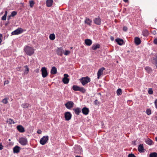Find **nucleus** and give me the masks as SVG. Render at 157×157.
<instances>
[{"label":"nucleus","instance_id":"obj_57","mask_svg":"<svg viewBox=\"0 0 157 157\" xmlns=\"http://www.w3.org/2000/svg\"><path fill=\"white\" fill-rule=\"evenodd\" d=\"M39 69H38L35 70V71L36 73H37L39 72Z\"/></svg>","mask_w":157,"mask_h":157},{"label":"nucleus","instance_id":"obj_7","mask_svg":"<svg viewBox=\"0 0 157 157\" xmlns=\"http://www.w3.org/2000/svg\"><path fill=\"white\" fill-rule=\"evenodd\" d=\"M74 104L73 101H69L65 103V105L67 109H70L73 107Z\"/></svg>","mask_w":157,"mask_h":157},{"label":"nucleus","instance_id":"obj_35","mask_svg":"<svg viewBox=\"0 0 157 157\" xmlns=\"http://www.w3.org/2000/svg\"><path fill=\"white\" fill-rule=\"evenodd\" d=\"M78 91L81 92L82 93H84L86 92V90L83 87H80Z\"/></svg>","mask_w":157,"mask_h":157},{"label":"nucleus","instance_id":"obj_21","mask_svg":"<svg viewBox=\"0 0 157 157\" xmlns=\"http://www.w3.org/2000/svg\"><path fill=\"white\" fill-rule=\"evenodd\" d=\"M53 0H47L46 1V6L48 7H50L52 5Z\"/></svg>","mask_w":157,"mask_h":157},{"label":"nucleus","instance_id":"obj_45","mask_svg":"<svg viewBox=\"0 0 157 157\" xmlns=\"http://www.w3.org/2000/svg\"><path fill=\"white\" fill-rule=\"evenodd\" d=\"M6 14H4V16H3L2 17V20H6Z\"/></svg>","mask_w":157,"mask_h":157},{"label":"nucleus","instance_id":"obj_41","mask_svg":"<svg viewBox=\"0 0 157 157\" xmlns=\"http://www.w3.org/2000/svg\"><path fill=\"white\" fill-rule=\"evenodd\" d=\"M155 63V65L156 67H157V56L156 57L153 59V61Z\"/></svg>","mask_w":157,"mask_h":157},{"label":"nucleus","instance_id":"obj_46","mask_svg":"<svg viewBox=\"0 0 157 157\" xmlns=\"http://www.w3.org/2000/svg\"><path fill=\"white\" fill-rule=\"evenodd\" d=\"M128 157H136V156L134 154L131 153L129 154L128 155Z\"/></svg>","mask_w":157,"mask_h":157},{"label":"nucleus","instance_id":"obj_20","mask_svg":"<svg viewBox=\"0 0 157 157\" xmlns=\"http://www.w3.org/2000/svg\"><path fill=\"white\" fill-rule=\"evenodd\" d=\"M85 43L87 45L90 46L92 44V42L91 40L87 39L85 40Z\"/></svg>","mask_w":157,"mask_h":157},{"label":"nucleus","instance_id":"obj_32","mask_svg":"<svg viewBox=\"0 0 157 157\" xmlns=\"http://www.w3.org/2000/svg\"><path fill=\"white\" fill-rule=\"evenodd\" d=\"M145 69L148 73H150L152 71L151 69L149 67H146L145 68Z\"/></svg>","mask_w":157,"mask_h":157},{"label":"nucleus","instance_id":"obj_5","mask_svg":"<svg viewBox=\"0 0 157 157\" xmlns=\"http://www.w3.org/2000/svg\"><path fill=\"white\" fill-rule=\"evenodd\" d=\"M19 142L22 145L25 146L27 144L28 140L26 138L21 137L19 139Z\"/></svg>","mask_w":157,"mask_h":157},{"label":"nucleus","instance_id":"obj_22","mask_svg":"<svg viewBox=\"0 0 157 157\" xmlns=\"http://www.w3.org/2000/svg\"><path fill=\"white\" fill-rule=\"evenodd\" d=\"M138 149L140 152H143L144 150L143 145V144H140L138 146Z\"/></svg>","mask_w":157,"mask_h":157},{"label":"nucleus","instance_id":"obj_14","mask_svg":"<svg viewBox=\"0 0 157 157\" xmlns=\"http://www.w3.org/2000/svg\"><path fill=\"white\" fill-rule=\"evenodd\" d=\"M17 129L21 133H23L25 132V128L22 125H18L17 126Z\"/></svg>","mask_w":157,"mask_h":157},{"label":"nucleus","instance_id":"obj_18","mask_svg":"<svg viewBox=\"0 0 157 157\" xmlns=\"http://www.w3.org/2000/svg\"><path fill=\"white\" fill-rule=\"evenodd\" d=\"M117 43V44L120 45H122L124 43L123 40L121 39L117 38L115 39Z\"/></svg>","mask_w":157,"mask_h":157},{"label":"nucleus","instance_id":"obj_34","mask_svg":"<svg viewBox=\"0 0 157 157\" xmlns=\"http://www.w3.org/2000/svg\"><path fill=\"white\" fill-rule=\"evenodd\" d=\"M49 37L51 40H54L55 38V35L54 33L51 34L49 35Z\"/></svg>","mask_w":157,"mask_h":157},{"label":"nucleus","instance_id":"obj_31","mask_svg":"<svg viewBox=\"0 0 157 157\" xmlns=\"http://www.w3.org/2000/svg\"><path fill=\"white\" fill-rule=\"evenodd\" d=\"M149 157H157V153L155 152L151 153L149 155Z\"/></svg>","mask_w":157,"mask_h":157},{"label":"nucleus","instance_id":"obj_27","mask_svg":"<svg viewBox=\"0 0 157 157\" xmlns=\"http://www.w3.org/2000/svg\"><path fill=\"white\" fill-rule=\"evenodd\" d=\"M145 142L147 144L151 145L152 144L153 141L151 140L148 139L145 140Z\"/></svg>","mask_w":157,"mask_h":157},{"label":"nucleus","instance_id":"obj_64","mask_svg":"<svg viewBox=\"0 0 157 157\" xmlns=\"http://www.w3.org/2000/svg\"><path fill=\"white\" fill-rule=\"evenodd\" d=\"M3 13V12H2L1 13V14H2Z\"/></svg>","mask_w":157,"mask_h":157},{"label":"nucleus","instance_id":"obj_26","mask_svg":"<svg viewBox=\"0 0 157 157\" xmlns=\"http://www.w3.org/2000/svg\"><path fill=\"white\" fill-rule=\"evenodd\" d=\"M25 69L24 70V74L25 75H27L28 74L29 71V68L28 66L27 65H25L24 66Z\"/></svg>","mask_w":157,"mask_h":157},{"label":"nucleus","instance_id":"obj_49","mask_svg":"<svg viewBox=\"0 0 157 157\" xmlns=\"http://www.w3.org/2000/svg\"><path fill=\"white\" fill-rule=\"evenodd\" d=\"M2 37V34L0 33V44H1V43L2 41V40L1 38Z\"/></svg>","mask_w":157,"mask_h":157},{"label":"nucleus","instance_id":"obj_33","mask_svg":"<svg viewBox=\"0 0 157 157\" xmlns=\"http://www.w3.org/2000/svg\"><path fill=\"white\" fill-rule=\"evenodd\" d=\"M21 106L24 108H28L29 107V104L27 103H23L22 104Z\"/></svg>","mask_w":157,"mask_h":157},{"label":"nucleus","instance_id":"obj_8","mask_svg":"<svg viewBox=\"0 0 157 157\" xmlns=\"http://www.w3.org/2000/svg\"><path fill=\"white\" fill-rule=\"evenodd\" d=\"M41 74L43 78L46 77L48 75V73L46 68L45 67H42L41 69Z\"/></svg>","mask_w":157,"mask_h":157},{"label":"nucleus","instance_id":"obj_29","mask_svg":"<svg viewBox=\"0 0 157 157\" xmlns=\"http://www.w3.org/2000/svg\"><path fill=\"white\" fill-rule=\"evenodd\" d=\"M79 88V86L75 85H73L72 87L73 90L75 91H78Z\"/></svg>","mask_w":157,"mask_h":157},{"label":"nucleus","instance_id":"obj_59","mask_svg":"<svg viewBox=\"0 0 157 157\" xmlns=\"http://www.w3.org/2000/svg\"><path fill=\"white\" fill-rule=\"evenodd\" d=\"M21 67H18L17 68V70L18 71H20L21 70Z\"/></svg>","mask_w":157,"mask_h":157},{"label":"nucleus","instance_id":"obj_30","mask_svg":"<svg viewBox=\"0 0 157 157\" xmlns=\"http://www.w3.org/2000/svg\"><path fill=\"white\" fill-rule=\"evenodd\" d=\"M6 122L9 124H14L15 123V122H14L13 119L11 118L8 119Z\"/></svg>","mask_w":157,"mask_h":157},{"label":"nucleus","instance_id":"obj_43","mask_svg":"<svg viewBox=\"0 0 157 157\" xmlns=\"http://www.w3.org/2000/svg\"><path fill=\"white\" fill-rule=\"evenodd\" d=\"M70 53V51L68 50H65L64 53V55L65 56L68 55Z\"/></svg>","mask_w":157,"mask_h":157},{"label":"nucleus","instance_id":"obj_54","mask_svg":"<svg viewBox=\"0 0 157 157\" xmlns=\"http://www.w3.org/2000/svg\"><path fill=\"white\" fill-rule=\"evenodd\" d=\"M110 40L112 41H113L114 40V38L113 36H110Z\"/></svg>","mask_w":157,"mask_h":157},{"label":"nucleus","instance_id":"obj_48","mask_svg":"<svg viewBox=\"0 0 157 157\" xmlns=\"http://www.w3.org/2000/svg\"><path fill=\"white\" fill-rule=\"evenodd\" d=\"M154 43L155 44H157V38H155L154 40Z\"/></svg>","mask_w":157,"mask_h":157},{"label":"nucleus","instance_id":"obj_25","mask_svg":"<svg viewBox=\"0 0 157 157\" xmlns=\"http://www.w3.org/2000/svg\"><path fill=\"white\" fill-rule=\"evenodd\" d=\"M100 45L99 44H93L92 47V49L93 50H95L97 49L100 48Z\"/></svg>","mask_w":157,"mask_h":157},{"label":"nucleus","instance_id":"obj_6","mask_svg":"<svg viewBox=\"0 0 157 157\" xmlns=\"http://www.w3.org/2000/svg\"><path fill=\"white\" fill-rule=\"evenodd\" d=\"M23 29L21 28H18L11 33L12 35H17L22 33Z\"/></svg>","mask_w":157,"mask_h":157},{"label":"nucleus","instance_id":"obj_13","mask_svg":"<svg viewBox=\"0 0 157 157\" xmlns=\"http://www.w3.org/2000/svg\"><path fill=\"white\" fill-rule=\"evenodd\" d=\"M105 69V68L103 67L98 70L97 73V78L98 79H99L101 76L103 74V71Z\"/></svg>","mask_w":157,"mask_h":157},{"label":"nucleus","instance_id":"obj_63","mask_svg":"<svg viewBox=\"0 0 157 157\" xmlns=\"http://www.w3.org/2000/svg\"><path fill=\"white\" fill-rule=\"evenodd\" d=\"M98 94L101 95V94L100 93H99Z\"/></svg>","mask_w":157,"mask_h":157},{"label":"nucleus","instance_id":"obj_56","mask_svg":"<svg viewBox=\"0 0 157 157\" xmlns=\"http://www.w3.org/2000/svg\"><path fill=\"white\" fill-rule=\"evenodd\" d=\"M9 23V21H8V22H7V23H5V25L6 26H7V25H8V24Z\"/></svg>","mask_w":157,"mask_h":157},{"label":"nucleus","instance_id":"obj_2","mask_svg":"<svg viewBox=\"0 0 157 157\" xmlns=\"http://www.w3.org/2000/svg\"><path fill=\"white\" fill-rule=\"evenodd\" d=\"M80 81L83 86H85L90 81V78L88 76L82 77L80 79Z\"/></svg>","mask_w":157,"mask_h":157},{"label":"nucleus","instance_id":"obj_24","mask_svg":"<svg viewBox=\"0 0 157 157\" xmlns=\"http://www.w3.org/2000/svg\"><path fill=\"white\" fill-rule=\"evenodd\" d=\"M84 22L85 23L87 24L89 26H90L91 23L92 22V21L89 18L86 17Z\"/></svg>","mask_w":157,"mask_h":157},{"label":"nucleus","instance_id":"obj_51","mask_svg":"<svg viewBox=\"0 0 157 157\" xmlns=\"http://www.w3.org/2000/svg\"><path fill=\"white\" fill-rule=\"evenodd\" d=\"M155 108L157 109V99L156 100H155Z\"/></svg>","mask_w":157,"mask_h":157},{"label":"nucleus","instance_id":"obj_50","mask_svg":"<svg viewBox=\"0 0 157 157\" xmlns=\"http://www.w3.org/2000/svg\"><path fill=\"white\" fill-rule=\"evenodd\" d=\"M9 83V81L8 80H6L4 82V85L5 84H7Z\"/></svg>","mask_w":157,"mask_h":157},{"label":"nucleus","instance_id":"obj_23","mask_svg":"<svg viewBox=\"0 0 157 157\" xmlns=\"http://www.w3.org/2000/svg\"><path fill=\"white\" fill-rule=\"evenodd\" d=\"M57 72L56 68L55 67H52L51 71V73L52 75L56 74Z\"/></svg>","mask_w":157,"mask_h":157},{"label":"nucleus","instance_id":"obj_40","mask_svg":"<svg viewBox=\"0 0 157 157\" xmlns=\"http://www.w3.org/2000/svg\"><path fill=\"white\" fill-rule=\"evenodd\" d=\"M17 13L16 11H13L11 13V14H10V16H12V17H13L17 15Z\"/></svg>","mask_w":157,"mask_h":157},{"label":"nucleus","instance_id":"obj_39","mask_svg":"<svg viewBox=\"0 0 157 157\" xmlns=\"http://www.w3.org/2000/svg\"><path fill=\"white\" fill-rule=\"evenodd\" d=\"M29 3L30 4V6L31 7H32L35 4V3L33 0L29 1Z\"/></svg>","mask_w":157,"mask_h":157},{"label":"nucleus","instance_id":"obj_12","mask_svg":"<svg viewBox=\"0 0 157 157\" xmlns=\"http://www.w3.org/2000/svg\"><path fill=\"white\" fill-rule=\"evenodd\" d=\"M63 50L62 47L58 48L56 50L57 54L58 56H61L63 52Z\"/></svg>","mask_w":157,"mask_h":157},{"label":"nucleus","instance_id":"obj_55","mask_svg":"<svg viewBox=\"0 0 157 157\" xmlns=\"http://www.w3.org/2000/svg\"><path fill=\"white\" fill-rule=\"evenodd\" d=\"M11 16H10H10H9L8 17V18H7V20H8V21H9L10 19V17H11Z\"/></svg>","mask_w":157,"mask_h":157},{"label":"nucleus","instance_id":"obj_1","mask_svg":"<svg viewBox=\"0 0 157 157\" xmlns=\"http://www.w3.org/2000/svg\"><path fill=\"white\" fill-rule=\"evenodd\" d=\"M24 51L26 54L29 56L33 55L34 53V49L32 47L29 46H26L24 47Z\"/></svg>","mask_w":157,"mask_h":157},{"label":"nucleus","instance_id":"obj_42","mask_svg":"<svg viewBox=\"0 0 157 157\" xmlns=\"http://www.w3.org/2000/svg\"><path fill=\"white\" fill-rule=\"evenodd\" d=\"M148 92L150 94H153V91L151 88H149Z\"/></svg>","mask_w":157,"mask_h":157},{"label":"nucleus","instance_id":"obj_3","mask_svg":"<svg viewBox=\"0 0 157 157\" xmlns=\"http://www.w3.org/2000/svg\"><path fill=\"white\" fill-rule=\"evenodd\" d=\"M74 151L75 153L81 154L82 152V148L79 145H75L74 147Z\"/></svg>","mask_w":157,"mask_h":157},{"label":"nucleus","instance_id":"obj_28","mask_svg":"<svg viewBox=\"0 0 157 157\" xmlns=\"http://www.w3.org/2000/svg\"><path fill=\"white\" fill-rule=\"evenodd\" d=\"M142 34L143 36H147L149 35V33L147 30L145 29L143 31Z\"/></svg>","mask_w":157,"mask_h":157},{"label":"nucleus","instance_id":"obj_52","mask_svg":"<svg viewBox=\"0 0 157 157\" xmlns=\"http://www.w3.org/2000/svg\"><path fill=\"white\" fill-rule=\"evenodd\" d=\"M42 131L41 130L38 129L37 131V133L38 134H41V133Z\"/></svg>","mask_w":157,"mask_h":157},{"label":"nucleus","instance_id":"obj_17","mask_svg":"<svg viewBox=\"0 0 157 157\" xmlns=\"http://www.w3.org/2000/svg\"><path fill=\"white\" fill-rule=\"evenodd\" d=\"M20 147L18 146H15L13 148V152L14 153H18L20 151Z\"/></svg>","mask_w":157,"mask_h":157},{"label":"nucleus","instance_id":"obj_47","mask_svg":"<svg viewBox=\"0 0 157 157\" xmlns=\"http://www.w3.org/2000/svg\"><path fill=\"white\" fill-rule=\"evenodd\" d=\"M123 30L124 31L126 32L128 30V28L126 26H124Z\"/></svg>","mask_w":157,"mask_h":157},{"label":"nucleus","instance_id":"obj_16","mask_svg":"<svg viewBox=\"0 0 157 157\" xmlns=\"http://www.w3.org/2000/svg\"><path fill=\"white\" fill-rule=\"evenodd\" d=\"M73 110L74 111L75 113L77 115H79V113L81 112V109L79 107L74 108Z\"/></svg>","mask_w":157,"mask_h":157},{"label":"nucleus","instance_id":"obj_38","mask_svg":"<svg viewBox=\"0 0 157 157\" xmlns=\"http://www.w3.org/2000/svg\"><path fill=\"white\" fill-rule=\"evenodd\" d=\"M146 113L148 115H150L151 113V110L150 109H147L146 110Z\"/></svg>","mask_w":157,"mask_h":157},{"label":"nucleus","instance_id":"obj_15","mask_svg":"<svg viewBox=\"0 0 157 157\" xmlns=\"http://www.w3.org/2000/svg\"><path fill=\"white\" fill-rule=\"evenodd\" d=\"M81 111L83 114L86 115H88L89 112V109L86 107L83 108Z\"/></svg>","mask_w":157,"mask_h":157},{"label":"nucleus","instance_id":"obj_60","mask_svg":"<svg viewBox=\"0 0 157 157\" xmlns=\"http://www.w3.org/2000/svg\"><path fill=\"white\" fill-rule=\"evenodd\" d=\"M123 1L125 2H127L128 1V0H123Z\"/></svg>","mask_w":157,"mask_h":157},{"label":"nucleus","instance_id":"obj_53","mask_svg":"<svg viewBox=\"0 0 157 157\" xmlns=\"http://www.w3.org/2000/svg\"><path fill=\"white\" fill-rule=\"evenodd\" d=\"M3 148V146H2L1 143L0 144V150H2Z\"/></svg>","mask_w":157,"mask_h":157},{"label":"nucleus","instance_id":"obj_62","mask_svg":"<svg viewBox=\"0 0 157 157\" xmlns=\"http://www.w3.org/2000/svg\"><path fill=\"white\" fill-rule=\"evenodd\" d=\"M75 157H81L80 156H76Z\"/></svg>","mask_w":157,"mask_h":157},{"label":"nucleus","instance_id":"obj_11","mask_svg":"<svg viewBox=\"0 0 157 157\" xmlns=\"http://www.w3.org/2000/svg\"><path fill=\"white\" fill-rule=\"evenodd\" d=\"M64 77L62 79V81L64 84H67L68 83L69 81V79L68 78L69 75L67 74H65L64 75Z\"/></svg>","mask_w":157,"mask_h":157},{"label":"nucleus","instance_id":"obj_9","mask_svg":"<svg viewBox=\"0 0 157 157\" xmlns=\"http://www.w3.org/2000/svg\"><path fill=\"white\" fill-rule=\"evenodd\" d=\"M94 23L98 25H100L101 24V20L99 16L95 18L93 20Z\"/></svg>","mask_w":157,"mask_h":157},{"label":"nucleus","instance_id":"obj_58","mask_svg":"<svg viewBox=\"0 0 157 157\" xmlns=\"http://www.w3.org/2000/svg\"><path fill=\"white\" fill-rule=\"evenodd\" d=\"M5 13L4 14H6V15H7V13H8V12H7V10H6V11H5Z\"/></svg>","mask_w":157,"mask_h":157},{"label":"nucleus","instance_id":"obj_19","mask_svg":"<svg viewBox=\"0 0 157 157\" xmlns=\"http://www.w3.org/2000/svg\"><path fill=\"white\" fill-rule=\"evenodd\" d=\"M141 40L139 37H136L135 38L134 42L137 45H139L141 43Z\"/></svg>","mask_w":157,"mask_h":157},{"label":"nucleus","instance_id":"obj_36","mask_svg":"<svg viewBox=\"0 0 157 157\" xmlns=\"http://www.w3.org/2000/svg\"><path fill=\"white\" fill-rule=\"evenodd\" d=\"M8 98H6L3 99L2 101V102L4 104H7L8 102Z\"/></svg>","mask_w":157,"mask_h":157},{"label":"nucleus","instance_id":"obj_10","mask_svg":"<svg viewBox=\"0 0 157 157\" xmlns=\"http://www.w3.org/2000/svg\"><path fill=\"white\" fill-rule=\"evenodd\" d=\"M71 117L72 115L70 112H67L65 113L64 117L66 121L70 120L71 119Z\"/></svg>","mask_w":157,"mask_h":157},{"label":"nucleus","instance_id":"obj_61","mask_svg":"<svg viewBox=\"0 0 157 157\" xmlns=\"http://www.w3.org/2000/svg\"><path fill=\"white\" fill-rule=\"evenodd\" d=\"M155 140L157 141V136L155 137Z\"/></svg>","mask_w":157,"mask_h":157},{"label":"nucleus","instance_id":"obj_44","mask_svg":"<svg viewBox=\"0 0 157 157\" xmlns=\"http://www.w3.org/2000/svg\"><path fill=\"white\" fill-rule=\"evenodd\" d=\"M94 103L95 105H97L99 104V102L98 101L97 99H96L94 101Z\"/></svg>","mask_w":157,"mask_h":157},{"label":"nucleus","instance_id":"obj_4","mask_svg":"<svg viewBox=\"0 0 157 157\" xmlns=\"http://www.w3.org/2000/svg\"><path fill=\"white\" fill-rule=\"evenodd\" d=\"M49 139V137L48 136H43L40 140V143L42 145H44L48 142Z\"/></svg>","mask_w":157,"mask_h":157},{"label":"nucleus","instance_id":"obj_37","mask_svg":"<svg viewBox=\"0 0 157 157\" xmlns=\"http://www.w3.org/2000/svg\"><path fill=\"white\" fill-rule=\"evenodd\" d=\"M117 93L118 96L121 95L122 94L121 89L120 88L118 89L117 91Z\"/></svg>","mask_w":157,"mask_h":157}]
</instances>
